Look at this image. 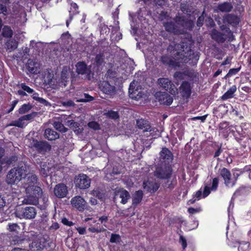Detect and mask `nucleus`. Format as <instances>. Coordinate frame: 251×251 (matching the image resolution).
<instances>
[{"label": "nucleus", "instance_id": "1", "mask_svg": "<svg viewBox=\"0 0 251 251\" xmlns=\"http://www.w3.org/2000/svg\"><path fill=\"white\" fill-rule=\"evenodd\" d=\"M168 50L171 54V57L167 56L161 57L162 63L165 65L179 66L180 63H186L193 57V51L186 42L171 45Z\"/></svg>", "mask_w": 251, "mask_h": 251}, {"label": "nucleus", "instance_id": "2", "mask_svg": "<svg viewBox=\"0 0 251 251\" xmlns=\"http://www.w3.org/2000/svg\"><path fill=\"white\" fill-rule=\"evenodd\" d=\"M27 172V167L26 165L14 168L8 173L6 182L8 184H14L19 182L23 176L25 175Z\"/></svg>", "mask_w": 251, "mask_h": 251}, {"label": "nucleus", "instance_id": "3", "mask_svg": "<svg viewBox=\"0 0 251 251\" xmlns=\"http://www.w3.org/2000/svg\"><path fill=\"white\" fill-rule=\"evenodd\" d=\"M180 19V18H179L178 22L176 21V25H175V24L172 22L165 23L164 26L166 30L168 32H172L175 34H179L181 33L180 29L181 27H183L184 28L192 27L193 23L192 22H189L188 23L184 22H182Z\"/></svg>", "mask_w": 251, "mask_h": 251}, {"label": "nucleus", "instance_id": "4", "mask_svg": "<svg viewBox=\"0 0 251 251\" xmlns=\"http://www.w3.org/2000/svg\"><path fill=\"white\" fill-rule=\"evenodd\" d=\"M29 235L32 236L33 239L32 242L29 245L30 249L33 251L43 250L47 241L45 237L43 235H34L32 233H30Z\"/></svg>", "mask_w": 251, "mask_h": 251}, {"label": "nucleus", "instance_id": "5", "mask_svg": "<svg viewBox=\"0 0 251 251\" xmlns=\"http://www.w3.org/2000/svg\"><path fill=\"white\" fill-rule=\"evenodd\" d=\"M15 214L17 217L21 219H32L35 218L37 214V210L34 207L27 206L16 210Z\"/></svg>", "mask_w": 251, "mask_h": 251}, {"label": "nucleus", "instance_id": "6", "mask_svg": "<svg viewBox=\"0 0 251 251\" xmlns=\"http://www.w3.org/2000/svg\"><path fill=\"white\" fill-rule=\"evenodd\" d=\"M172 173V170L168 165H162L157 166L154 172V175L157 178L162 179H168Z\"/></svg>", "mask_w": 251, "mask_h": 251}, {"label": "nucleus", "instance_id": "7", "mask_svg": "<svg viewBox=\"0 0 251 251\" xmlns=\"http://www.w3.org/2000/svg\"><path fill=\"white\" fill-rule=\"evenodd\" d=\"M26 176L23 179V187L26 193H30L33 189L34 186L37 182V176L32 173L26 174Z\"/></svg>", "mask_w": 251, "mask_h": 251}, {"label": "nucleus", "instance_id": "8", "mask_svg": "<svg viewBox=\"0 0 251 251\" xmlns=\"http://www.w3.org/2000/svg\"><path fill=\"white\" fill-rule=\"evenodd\" d=\"M27 141L29 147H34L40 152L49 151L51 149V146L47 142L38 141L33 138H28Z\"/></svg>", "mask_w": 251, "mask_h": 251}, {"label": "nucleus", "instance_id": "9", "mask_svg": "<svg viewBox=\"0 0 251 251\" xmlns=\"http://www.w3.org/2000/svg\"><path fill=\"white\" fill-rule=\"evenodd\" d=\"M159 86L172 95L177 93V89L172 81L167 78H160L158 79Z\"/></svg>", "mask_w": 251, "mask_h": 251}, {"label": "nucleus", "instance_id": "10", "mask_svg": "<svg viewBox=\"0 0 251 251\" xmlns=\"http://www.w3.org/2000/svg\"><path fill=\"white\" fill-rule=\"evenodd\" d=\"M128 92L129 97L131 99L136 100H138L142 98L144 95L143 92L141 90V88L140 86L138 85V82L135 81H133L131 82Z\"/></svg>", "mask_w": 251, "mask_h": 251}, {"label": "nucleus", "instance_id": "11", "mask_svg": "<svg viewBox=\"0 0 251 251\" xmlns=\"http://www.w3.org/2000/svg\"><path fill=\"white\" fill-rule=\"evenodd\" d=\"M75 186L81 189L89 188L91 184V179L84 174H79L76 176L75 179Z\"/></svg>", "mask_w": 251, "mask_h": 251}, {"label": "nucleus", "instance_id": "12", "mask_svg": "<svg viewBox=\"0 0 251 251\" xmlns=\"http://www.w3.org/2000/svg\"><path fill=\"white\" fill-rule=\"evenodd\" d=\"M99 87L103 93L107 95L110 97H113L116 94V87L109 81H103L100 82L99 84Z\"/></svg>", "mask_w": 251, "mask_h": 251}, {"label": "nucleus", "instance_id": "13", "mask_svg": "<svg viewBox=\"0 0 251 251\" xmlns=\"http://www.w3.org/2000/svg\"><path fill=\"white\" fill-rule=\"evenodd\" d=\"M72 206L79 211H83L86 208L87 202L81 196H76L73 197L71 200Z\"/></svg>", "mask_w": 251, "mask_h": 251}, {"label": "nucleus", "instance_id": "14", "mask_svg": "<svg viewBox=\"0 0 251 251\" xmlns=\"http://www.w3.org/2000/svg\"><path fill=\"white\" fill-rule=\"evenodd\" d=\"M155 96L161 104L164 105H169L173 100V98L166 93L158 92L156 93Z\"/></svg>", "mask_w": 251, "mask_h": 251}, {"label": "nucleus", "instance_id": "15", "mask_svg": "<svg viewBox=\"0 0 251 251\" xmlns=\"http://www.w3.org/2000/svg\"><path fill=\"white\" fill-rule=\"evenodd\" d=\"M68 192L67 187L63 183L57 184L54 188V194L58 198H65Z\"/></svg>", "mask_w": 251, "mask_h": 251}, {"label": "nucleus", "instance_id": "16", "mask_svg": "<svg viewBox=\"0 0 251 251\" xmlns=\"http://www.w3.org/2000/svg\"><path fill=\"white\" fill-rule=\"evenodd\" d=\"M71 73V69L70 67H64L61 74L60 82L59 84L61 86H66V83L68 81L70 74Z\"/></svg>", "mask_w": 251, "mask_h": 251}, {"label": "nucleus", "instance_id": "17", "mask_svg": "<svg viewBox=\"0 0 251 251\" xmlns=\"http://www.w3.org/2000/svg\"><path fill=\"white\" fill-rule=\"evenodd\" d=\"M179 92L182 97L188 98L191 94V88L189 83L186 81L183 82L179 87Z\"/></svg>", "mask_w": 251, "mask_h": 251}, {"label": "nucleus", "instance_id": "18", "mask_svg": "<svg viewBox=\"0 0 251 251\" xmlns=\"http://www.w3.org/2000/svg\"><path fill=\"white\" fill-rule=\"evenodd\" d=\"M159 154L161 161L169 162L173 159V153L167 148H163Z\"/></svg>", "mask_w": 251, "mask_h": 251}, {"label": "nucleus", "instance_id": "19", "mask_svg": "<svg viewBox=\"0 0 251 251\" xmlns=\"http://www.w3.org/2000/svg\"><path fill=\"white\" fill-rule=\"evenodd\" d=\"M233 6L231 3L228 2H224L218 4V5L214 8V11L215 12H228L231 11Z\"/></svg>", "mask_w": 251, "mask_h": 251}, {"label": "nucleus", "instance_id": "20", "mask_svg": "<svg viewBox=\"0 0 251 251\" xmlns=\"http://www.w3.org/2000/svg\"><path fill=\"white\" fill-rule=\"evenodd\" d=\"M221 175L225 180V183L227 186H232L234 184V181L231 179V174L226 168H224L221 171Z\"/></svg>", "mask_w": 251, "mask_h": 251}, {"label": "nucleus", "instance_id": "21", "mask_svg": "<svg viewBox=\"0 0 251 251\" xmlns=\"http://www.w3.org/2000/svg\"><path fill=\"white\" fill-rule=\"evenodd\" d=\"M159 184L155 182L148 180L143 183L144 189L149 192H154L159 188Z\"/></svg>", "mask_w": 251, "mask_h": 251}, {"label": "nucleus", "instance_id": "22", "mask_svg": "<svg viewBox=\"0 0 251 251\" xmlns=\"http://www.w3.org/2000/svg\"><path fill=\"white\" fill-rule=\"evenodd\" d=\"M130 196L129 193L126 190L122 189L117 191L115 195V199L119 198L121 199V202L126 204Z\"/></svg>", "mask_w": 251, "mask_h": 251}, {"label": "nucleus", "instance_id": "23", "mask_svg": "<svg viewBox=\"0 0 251 251\" xmlns=\"http://www.w3.org/2000/svg\"><path fill=\"white\" fill-rule=\"evenodd\" d=\"M136 125L138 128L142 129L144 132H151L152 129L149 122L143 119L137 120Z\"/></svg>", "mask_w": 251, "mask_h": 251}, {"label": "nucleus", "instance_id": "24", "mask_svg": "<svg viewBox=\"0 0 251 251\" xmlns=\"http://www.w3.org/2000/svg\"><path fill=\"white\" fill-rule=\"evenodd\" d=\"M76 72L78 74L89 75L91 73L90 68H88L86 64L83 62H78L76 65Z\"/></svg>", "mask_w": 251, "mask_h": 251}, {"label": "nucleus", "instance_id": "25", "mask_svg": "<svg viewBox=\"0 0 251 251\" xmlns=\"http://www.w3.org/2000/svg\"><path fill=\"white\" fill-rule=\"evenodd\" d=\"M52 164L47 162H42L40 165V174L44 176H48L52 168Z\"/></svg>", "mask_w": 251, "mask_h": 251}, {"label": "nucleus", "instance_id": "26", "mask_svg": "<svg viewBox=\"0 0 251 251\" xmlns=\"http://www.w3.org/2000/svg\"><path fill=\"white\" fill-rule=\"evenodd\" d=\"M28 71L32 74H38L40 71V65L38 63L29 60L27 63Z\"/></svg>", "mask_w": 251, "mask_h": 251}, {"label": "nucleus", "instance_id": "27", "mask_svg": "<svg viewBox=\"0 0 251 251\" xmlns=\"http://www.w3.org/2000/svg\"><path fill=\"white\" fill-rule=\"evenodd\" d=\"M45 137L49 140L52 141L59 138V135L57 132L50 128L45 130Z\"/></svg>", "mask_w": 251, "mask_h": 251}, {"label": "nucleus", "instance_id": "28", "mask_svg": "<svg viewBox=\"0 0 251 251\" xmlns=\"http://www.w3.org/2000/svg\"><path fill=\"white\" fill-rule=\"evenodd\" d=\"M212 38L219 43H223L226 38L225 35L216 30H213L211 34Z\"/></svg>", "mask_w": 251, "mask_h": 251}, {"label": "nucleus", "instance_id": "29", "mask_svg": "<svg viewBox=\"0 0 251 251\" xmlns=\"http://www.w3.org/2000/svg\"><path fill=\"white\" fill-rule=\"evenodd\" d=\"M143 192L141 190H138L135 192L132 197V205L135 206L139 204L143 198Z\"/></svg>", "mask_w": 251, "mask_h": 251}, {"label": "nucleus", "instance_id": "30", "mask_svg": "<svg viewBox=\"0 0 251 251\" xmlns=\"http://www.w3.org/2000/svg\"><path fill=\"white\" fill-rule=\"evenodd\" d=\"M28 196L25 198L23 200V203L26 204L35 205L38 203V200L36 196H34L32 194H28Z\"/></svg>", "mask_w": 251, "mask_h": 251}, {"label": "nucleus", "instance_id": "31", "mask_svg": "<svg viewBox=\"0 0 251 251\" xmlns=\"http://www.w3.org/2000/svg\"><path fill=\"white\" fill-rule=\"evenodd\" d=\"M237 88L235 85H232L222 97L223 100H227L233 97V94L236 91Z\"/></svg>", "mask_w": 251, "mask_h": 251}, {"label": "nucleus", "instance_id": "32", "mask_svg": "<svg viewBox=\"0 0 251 251\" xmlns=\"http://www.w3.org/2000/svg\"><path fill=\"white\" fill-rule=\"evenodd\" d=\"M18 47L17 42L14 39L8 40L6 43V48L7 50L11 52L16 49Z\"/></svg>", "mask_w": 251, "mask_h": 251}, {"label": "nucleus", "instance_id": "33", "mask_svg": "<svg viewBox=\"0 0 251 251\" xmlns=\"http://www.w3.org/2000/svg\"><path fill=\"white\" fill-rule=\"evenodd\" d=\"M224 21L225 23H227L231 25H236L238 22L237 18L230 14L225 16Z\"/></svg>", "mask_w": 251, "mask_h": 251}, {"label": "nucleus", "instance_id": "34", "mask_svg": "<svg viewBox=\"0 0 251 251\" xmlns=\"http://www.w3.org/2000/svg\"><path fill=\"white\" fill-rule=\"evenodd\" d=\"M32 98L38 102L44 104L45 106H50V103L47 101L46 100L39 97V94L37 93L33 92L32 94Z\"/></svg>", "mask_w": 251, "mask_h": 251}, {"label": "nucleus", "instance_id": "35", "mask_svg": "<svg viewBox=\"0 0 251 251\" xmlns=\"http://www.w3.org/2000/svg\"><path fill=\"white\" fill-rule=\"evenodd\" d=\"M239 251H249L251 249L250 243L249 242L242 241L239 243Z\"/></svg>", "mask_w": 251, "mask_h": 251}, {"label": "nucleus", "instance_id": "36", "mask_svg": "<svg viewBox=\"0 0 251 251\" xmlns=\"http://www.w3.org/2000/svg\"><path fill=\"white\" fill-rule=\"evenodd\" d=\"M30 192L29 194H32L34 196H36L38 200V198L41 197L42 195V189L40 187L35 185L34 186L33 189Z\"/></svg>", "mask_w": 251, "mask_h": 251}, {"label": "nucleus", "instance_id": "37", "mask_svg": "<svg viewBox=\"0 0 251 251\" xmlns=\"http://www.w3.org/2000/svg\"><path fill=\"white\" fill-rule=\"evenodd\" d=\"M54 76L53 73L52 71H48L47 73L45 75V81L48 84H52Z\"/></svg>", "mask_w": 251, "mask_h": 251}, {"label": "nucleus", "instance_id": "38", "mask_svg": "<svg viewBox=\"0 0 251 251\" xmlns=\"http://www.w3.org/2000/svg\"><path fill=\"white\" fill-rule=\"evenodd\" d=\"M53 127L57 130L62 132H66L68 129L65 127L64 125L60 122H54L53 124Z\"/></svg>", "mask_w": 251, "mask_h": 251}, {"label": "nucleus", "instance_id": "39", "mask_svg": "<svg viewBox=\"0 0 251 251\" xmlns=\"http://www.w3.org/2000/svg\"><path fill=\"white\" fill-rule=\"evenodd\" d=\"M104 115L112 119L117 120L119 118V115L117 111H114L112 110L108 111L107 112L105 113Z\"/></svg>", "mask_w": 251, "mask_h": 251}, {"label": "nucleus", "instance_id": "40", "mask_svg": "<svg viewBox=\"0 0 251 251\" xmlns=\"http://www.w3.org/2000/svg\"><path fill=\"white\" fill-rule=\"evenodd\" d=\"M12 31L8 26H4L2 29V35L6 37H10L12 35Z\"/></svg>", "mask_w": 251, "mask_h": 251}, {"label": "nucleus", "instance_id": "41", "mask_svg": "<svg viewBox=\"0 0 251 251\" xmlns=\"http://www.w3.org/2000/svg\"><path fill=\"white\" fill-rule=\"evenodd\" d=\"M31 106L29 104H23L19 109V113L23 114L30 110Z\"/></svg>", "mask_w": 251, "mask_h": 251}, {"label": "nucleus", "instance_id": "42", "mask_svg": "<svg viewBox=\"0 0 251 251\" xmlns=\"http://www.w3.org/2000/svg\"><path fill=\"white\" fill-rule=\"evenodd\" d=\"M66 125L72 128L75 131L76 129L79 126V124L72 120H68L66 122Z\"/></svg>", "mask_w": 251, "mask_h": 251}, {"label": "nucleus", "instance_id": "43", "mask_svg": "<svg viewBox=\"0 0 251 251\" xmlns=\"http://www.w3.org/2000/svg\"><path fill=\"white\" fill-rule=\"evenodd\" d=\"M24 121L21 117L17 121L13 122L11 125L22 128L24 127Z\"/></svg>", "mask_w": 251, "mask_h": 251}, {"label": "nucleus", "instance_id": "44", "mask_svg": "<svg viewBox=\"0 0 251 251\" xmlns=\"http://www.w3.org/2000/svg\"><path fill=\"white\" fill-rule=\"evenodd\" d=\"M23 239L18 236L13 237L10 241L12 244L16 245L21 244L23 241Z\"/></svg>", "mask_w": 251, "mask_h": 251}, {"label": "nucleus", "instance_id": "45", "mask_svg": "<svg viewBox=\"0 0 251 251\" xmlns=\"http://www.w3.org/2000/svg\"><path fill=\"white\" fill-rule=\"evenodd\" d=\"M103 61L104 55L103 53H100L97 55L95 58V61L98 64L101 65Z\"/></svg>", "mask_w": 251, "mask_h": 251}, {"label": "nucleus", "instance_id": "46", "mask_svg": "<svg viewBox=\"0 0 251 251\" xmlns=\"http://www.w3.org/2000/svg\"><path fill=\"white\" fill-rule=\"evenodd\" d=\"M91 194L93 196L97 197L98 199L100 200H102L104 197L103 194L97 190H94L92 191L91 192Z\"/></svg>", "mask_w": 251, "mask_h": 251}, {"label": "nucleus", "instance_id": "47", "mask_svg": "<svg viewBox=\"0 0 251 251\" xmlns=\"http://www.w3.org/2000/svg\"><path fill=\"white\" fill-rule=\"evenodd\" d=\"M84 99H81L77 100V102H86L93 100V98L92 97L89 96L87 94H84Z\"/></svg>", "mask_w": 251, "mask_h": 251}, {"label": "nucleus", "instance_id": "48", "mask_svg": "<svg viewBox=\"0 0 251 251\" xmlns=\"http://www.w3.org/2000/svg\"><path fill=\"white\" fill-rule=\"evenodd\" d=\"M120 235L118 234H112L110 241L111 243H117L120 241Z\"/></svg>", "mask_w": 251, "mask_h": 251}, {"label": "nucleus", "instance_id": "49", "mask_svg": "<svg viewBox=\"0 0 251 251\" xmlns=\"http://www.w3.org/2000/svg\"><path fill=\"white\" fill-rule=\"evenodd\" d=\"M21 87L24 91H26L29 94H32L34 92V90L32 89L26 85L25 83H22Z\"/></svg>", "mask_w": 251, "mask_h": 251}, {"label": "nucleus", "instance_id": "50", "mask_svg": "<svg viewBox=\"0 0 251 251\" xmlns=\"http://www.w3.org/2000/svg\"><path fill=\"white\" fill-rule=\"evenodd\" d=\"M88 126L94 130L99 129V125L96 122L93 121L89 122L88 124Z\"/></svg>", "mask_w": 251, "mask_h": 251}, {"label": "nucleus", "instance_id": "51", "mask_svg": "<svg viewBox=\"0 0 251 251\" xmlns=\"http://www.w3.org/2000/svg\"><path fill=\"white\" fill-rule=\"evenodd\" d=\"M18 159V157L16 156H12L9 158L4 160V162H5L7 164H11L13 162H15Z\"/></svg>", "mask_w": 251, "mask_h": 251}, {"label": "nucleus", "instance_id": "52", "mask_svg": "<svg viewBox=\"0 0 251 251\" xmlns=\"http://www.w3.org/2000/svg\"><path fill=\"white\" fill-rule=\"evenodd\" d=\"M62 104L65 107L73 106L75 105V103L72 100H68L67 101H63L62 102Z\"/></svg>", "mask_w": 251, "mask_h": 251}, {"label": "nucleus", "instance_id": "53", "mask_svg": "<svg viewBox=\"0 0 251 251\" xmlns=\"http://www.w3.org/2000/svg\"><path fill=\"white\" fill-rule=\"evenodd\" d=\"M6 203L5 197L0 195V208L3 207Z\"/></svg>", "mask_w": 251, "mask_h": 251}, {"label": "nucleus", "instance_id": "54", "mask_svg": "<svg viewBox=\"0 0 251 251\" xmlns=\"http://www.w3.org/2000/svg\"><path fill=\"white\" fill-rule=\"evenodd\" d=\"M19 228V226L16 224H13L9 226V229L11 231H16Z\"/></svg>", "mask_w": 251, "mask_h": 251}, {"label": "nucleus", "instance_id": "55", "mask_svg": "<svg viewBox=\"0 0 251 251\" xmlns=\"http://www.w3.org/2000/svg\"><path fill=\"white\" fill-rule=\"evenodd\" d=\"M34 116H35V114L34 113H31V114H27L26 115H24L21 117H22V119L23 120V121H25V120L27 121V120H30L31 119L33 118Z\"/></svg>", "mask_w": 251, "mask_h": 251}, {"label": "nucleus", "instance_id": "56", "mask_svg": "<svg viewBox=\"0 0 251 251\" xmlns=\"http://www.w3.org/2000/svg\"><path fill=\"white\" fill-rule=\"evenodd\" d=\"M0 13L3 14L4 15H6L7 14V8L6 7L0 3Z\"/></svg>", "mask_w": 251, "mask_h": 251}, {"label": "nucleus", "instance_id": "57", "mask_svg": "<svg viewBox=\"0 0 251 251\" xmlns=\"http://www.w3.org/2000/svg\"><path fill=\"white\" fill-rule=\"evenodd\" d=\"M218 179L217 178H214L213 179L212 181V190H216L217 189V187L218 186Z\"/></svg>", "mask_w": 251, "mask_h": 251}, {"label": "nucleus", "instance_id": "58", "mask_svg": "<svg viewBox=\"0 0 251 251\" xmlns=\"http://www.w3.org/2000/svg\"><path fill=\"white\" fill-rule=\"evenodd\" d=\"M73 9H74V10L73 11V13L72 14L73 15L74 14L78 13V11H77L78 6L75 3H71V10H72Z\"/></svg>", "mask_w": 251, "mask_h": 251}, {"label": "nucleus", "instance_id": "59", "mask_svg": "<svg viewBox=\"0 0 251 251\" xmlns=\"http://www.w3.org/2000/svg\"><path fill=\"white\" fill-rule=\"evenodd\" d=\"M180 242L182 244L183 249H185L187 247V242L185 238L181 235L180 236Z\"/></svg>", "mask_w": 251, "mask_h": 251}, {"label": "nucleus", "instance_id": "60", "mask_svg": "<svg viewBox=\"0 0 251 251\" xmlns=\"http://www.w3.org/2000/svg\"><path fill=\"white\" fill-rule=\"evenodd\" d=\"M207 115L202 116L195 117L192 118L193 120H200L202 122H204L206 118Z\"/></svg>", "mask_w": 251, "mask_h": 251}, {"label": "nucleus", "instance_id": "61", "mask_svg": "<svg viewBox=\"0 0 251 251\" xmlns=\"http://www.w3.org/2000/svg\"><path fill=\"white\" fill-rule=\"evenodd\" d=\"M62 222L63 224L67 225V226H71L73 225V222L69 221L66 218H63L62 219Z\"/></svg>", "mask_w": 251, "mask_h": 251}, {"label": "nucleus", "instance_id": "62", "mask_svg": "<svg viewBox=\"0 0 251 251\" xmlns=\"http://www.w3.org/2000/svg\"><path fill=\"white\" fill-rule=\"evenodd\" d=\"M210 193V188L208 186H205L203 193V197H206Z\"/></svg>", "mask_w": 251, "mask_h": 251}, {"label": "nucleus", "instance_id": "63", "mask_svg": "<svg viewBox=\"0 0 251 251\" xmlns=\"http://www.w3.org/2000/svg\"><path fill=\"white\" fill-rule=\"evenodd\" d=\"M59 227V225L57 223H54L50 227V229L51 230H55Z\"/></svg>", "mask_w": 251, "mask_h": 251}, {"label": "nucleus", "instance_id": "64", "mask_svg": "<svg viewBox=\"0 0 251 251\" xmlns=\"http://www.w3.org/2000/svg\"><path fill=\"white\" fill-rule=\"evenodd\" d=\"M203 20L204 18L203 16L199 17L197 20V25L199 26H201L203 25Z\"/></svg>", "mask_w": 251, "mask_h": 251}]
</instances>
